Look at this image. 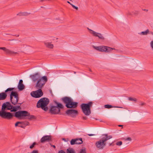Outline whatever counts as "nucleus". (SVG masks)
<instances>
[{"label":"nucleus","instance_id":"obj_3","mask_svg":"<svg viewBox=\"0 0 153 153\" xmlns=\"http://www.w3.org/2000/svg\"><path fill=\"white\" fill-rule=\"evenodd\" d=\"M102 137V138L96 142L95 143L97 147L100 149H103L106 145L105 142L112 137V136L108 135L107 134H103Z\"/></svg>","mask_w":153,"mask_h":153},{"label":"nucleus","instance_id":"obj_5","mask_svg":"<svg viewBox=\"0 0 153 153\" xmlns=\"http://www.w3.org/2000/svg\"><path fill=\"white\" fill-rule=\"evenodd\" d=\"M53 102L56 106H52L51 107L49 110L50 112L53 114H59L60 111V109L63 108L64 106L61 103L57 102L56 100H53Z\"/></svg>","mask_w":153,"mask_h":153},{"label":"nucleus","instance_id":"obj_38","mask_svg":"<svg viewBox=\"0 0 153 153\" xmlns=\"http://www.w3.org/2000/svg\"><path fill=\"white\" fill-rule=\"evenodd\" d=\"M126 140H128V141H131V137H128V138H127Z\"/></svg>","mask_w":153,"mask_h":153},{"label":"nucleus","instance_id":"obj_34","mask_svg":"<svg viewBox=\"0 0 153 153\" xmlns=\"http://www.w3.org/2000/svg\"><path fill=\"white\" fill-rule=\"evenodd\" d=\"M22 123L21 122H17L15 124V126L16 127H17L18 126V125L19 124H21Z\"/></svg>","mask_w":153,"mask_h":153},{"label":"nucleus","instance_id":"obj_13","mask_svg":"<svg viewBox=\"0 0 153 153\" xmlns=\"http://www.w3.org/2000/svg\"><path fill=\"white\" fill-rule=\"evenodd\" d=\"M65 113L68 115H71V117H73L75 115L78 114V112L75 110L68 109L66 111Z\"/></svg>","mask_w":153,"mask_h":153},{"label":"nucleus","instance_id":"obj_40","mask_svg":"<svg viewBox=\"0 0 153 153\" xmlns=\"http://www.w3.org/2000/svg\"><path fill=\"white\" fill-rule=\"evenodd\" d=\"M145 103H143V102H142L140 103V105L141 106H143L144 104H145Z\"/></svg>","mask_w":153,"mask_h":153},{"label":"nucleus","instance_id":"obj_2","mask_svg":"<svg viewBox=\"0 0 153 153\" xmlns=\"http://www.w3.org/2000/svg\"><path fill=\"white\" fill-rule=\"evenodd\" d=\"M14 117L19 119H28L32 120L36 118L33 115H30V113L26 111H19L15 113Z\"/></svg>","mask_w":153,"mask_h":153},{"label":"nucleus","instance_id":"obj_22","mask_svg":"<svg viewBox=\"0 0 153 153\" xmlns=\"http://www.w3.org/2000/svg\"><path fill=\"white\" fill-rule=\"evenodd\" d=\"M30 13H28L27 12H25L22 13H19L17 15L19 16H27Z\"/></svg>","mask_w":153,"mask_h":153},{"label":"nucleus","instance_id":"obj_24","mask_svg":"<svg viewBox=\"0 0 153 153\" xmlns=\"http://www.w3.org/2000/svg\"><path fill=\"white\" fill-rule=\"evenodd\" d=\"M71 145H73L74 144H76V143H78V142H77L76 141V139H72L71 141Z\"/></svg>","mask_w":153,"mask_h":153},{"label":"nucleus","instance_id":"obj_12","mask_svg":"<svg viewBox=\"0 0 153 153\" xmlns=\"http://www.w3.org/2000/svg\"><path fill=\"white\" fill-rule=\"evenodd\" d=\"M0 49L4 51L7 55H13L18 53L17 52L12 51L11 50L6 48L5 47H0Z\"/></svg>","mask_w":153,"mask_h":153},{"label":"nucleus","instance_id":"obj_25","mask_svg":"<svg viewBox=\"0 0 153 153\" xmlns=\"http://www.w3.org/2000/svg\"><path fill=\"white\" fill-rule=\"evenodd\" d=\"M76 140L77 141V142H78V143H76V144H81L83 142L82 139V138H77L76 139Z\"/></svg>","mask_w":153,"mask_h":153},{"label":"nucleus","instance_id":"obj_54","mask_svg":"<svg viewBox=\"0 0 153 153\" xmlns=\"http://www.w3.org/2000/svg\"><path fill=\"white\" fill-rule=\"evenodd\" d=\"M63 140H65V138H63Z\"/></svg>","mask_w":153,"mask_h":153},{"label":"nucleus","instance_id":"obj_19","mask_svg":"<svg viewBox=\"0 0 153 153\" xmlns=\"http://www.w3.org/2000/svg\"><path fill=\"white\" fill-rule=\"evenodd\" d=\"M44 44L48 48L52 49L53 48V44H51L50 42H45Z\"/></svg>","mask_w":153,"mask_h":153},{"label":"nucleus","instance_id":"obj_8","mask_svg":"<svg viewBox=\"0 0 153 153\" xmlns=\"http://www.w3.org/2000/svg\"><path fill=\"white\" fill-rule=\"evenodd\" d=\"M47 81L48 79L46 76L42 77L37 81L35 85L36 88L42 90Z\"/></svg>","mask_w":153,"mask_h":153},{"label":"nucleus","instance_id":"obj_7","mask_svg":"<svg viewBox=\"0 0 153 153\" xmlns=\"http://www.w3.org/2000/svg\"><path fill=\"white\" fill-rule=\"evenodd\" d=\"M93 102L90 101L88 103H82L80 107L83 113L86 115H89L91 113V107L92 106Z\"/></svg>","mask_w":153,"mask_h":153},{"label":"nucleus","instance_id":"obj_20","mask_svg":"<svg viewBox=\"0 0 153 153\" xmlns=\"http://www.w3.org/2000/svg\"><path fill=\"white\" fill-rule=\"evenodd\" d=\"M18 88L19 91H22L25 88V86L23 84L19 83Z\"/></svg>","mask_w":153,"mask_h":153},{"label":"nucleus","instance_id":"obj_17","mask_svg":"<svg viewBox=\"0 0 153 153\" xmlns=\"http://www.w3.org/2000/svg\"><path fill=\"white\" fill-rule=\"evenodd\" d=\"M19 104V105L13 106V109L11 110L10 111L11 112H17L16 111L19 109H21L20 105L22 104V103H18Z\"/></svg>","mask_w":153,"mask_h":153},{"label":"nucleus","instance_id":"obj_16","mask_svg":"<svg viewBox=\"0 0 153 153\" xmlns=\"http://www.w3.org/2000/svg\"><path fill=\"white\" fill-rule=\"evenodd\" d=\"M93 48L100 51L106 52L107 51L106 46H93Z\"/></svg>","mask_w":153,"mask_h":153},{"label":"nucleus","instance_id":"obj_49","mask_svg":"<svg viewBox=\"0 0 153 153\" xmlns=\"http://www.w3.org/2000/svg\"><path fill=\"white\" fill-rule=\"evenodd\" d=\"M13 36H16V37H18L19 36V35H13Z\"/></svg>","mask_w":153,"mask_h":153},{"label":"nucleus","instance_id":"obj_23","mask_svg":"<svg viewBox=\"0 0 153 153\" xmlns=\"http://www.w3.org/2000/svg\"><path fill=\"white\" fill-rule=\"evenodd\" d=\"M67 150V153H76L74 150L72 148H69Z\"/></svg>","mask_w":153,"mask_h":153},{"label":"nucleus","instance_id":"obj_11","mask_svg":"<svg viewBox=\"0 0 153 153\" xmlns=\"http://www.w3.org/2000/svg\"><path fill=\"white\" fill-rule=\"evenodd\" d=\"M89 30V33L92 34V35L95 36L97 37L100 39L104 40L105 38L100 33L96 32L92 30H91L88 28H87Z\"/></svg>","mask_w":153,"mask_h":153},{"label":"nucleus","instance_id":"obj_47","mask_svg":"<svg viewBox=\"0 0 153 153\" xmlns=\"http://www.w3.org/2000/svg\"><path fill=\"white\" fill-rule=\"evenodd\" d=\"M67 3H68V4H69L70 5H71V4L69 1H67Z\"/></svg>","mask_w":153,"mask_h":153},{"label":"nucleus","instance_id":"obj_37","mask_svg":"<svg viewBox=\"0 0 153 153\" xmlns=\"http://www.w3.org/2000/svg\"><path fill=\"white\" fill-rule=\"evenodd\" d=\"M151 46L152 48H153V41H152L150 43Z\"/></svg>","mask_w":153,"mask_h":153},{"label":"nucleus","instance_id":"obj_36","mask_svg":"<svg viewBox=\"0 0 153 153\" xmlns=\"http://www.w3.org/2000/svg\"><path fill=\"white\" fill-rule=\"evenodd\" d=\"M58 153H65V152L63 150H60L58 152Z\"/></svg>","mask_w":153,"mask_h":153},{"label":"nucleus","instance_id":"obj_4","mask_svg":"<svg viewBox=\"0 0 153 153\" xmlns=\"http://www.w3.org/2000/svg\"><path fill=\"white\" fill-rule=\"evenodd\" d=\"M61 100L67 108H75L77 107L78 102H74L70 97H62L61 98Z\"/></svg>","mask_w":153,"mask_h":153},{"label":"nucleus","instance_id":"obj_31","mask_svg":"<svg viewBox=\"0 0 153 153\" xmlns=\"http://www.w3.org/2000/svg\"><path fill=\"white\" fill-rule=\"evenodd\" d=\"M36 144V142H34L33 144L30 146V149H32Z\"/></svg>","mask_w":153,"mask_h":153},{"label":"nucleus","instance_id":"obj_43","mask_svg":"<svg viewBox=\"0 0 153 153\" xmlns=\"http://www.w3.org/2000/svg\"><path fill=\"white\" fill-rule=\"evenodd\" d=\"M88 135L89 136H91L95 135L94 134H88Z\"/></svg>","mask_w":153,"mask_h":153},{"label":"nucleus","instance_id":"obj_32","mask_svg":"<svg viewBox=\"0 0 153 153\" xmlns=\"http://www.w3.org/2000/svg\"><path fill=\"white\" fill-rule=\"evenodd\" d=\"M122 142L121 141L117 142L116 143V145H117V146H121V145H122Z\"/></svg>","mask_w":153,"mask_h":153},{"label":"nucleus","instance_id":"obj_26","mask_svg":"<svg viewBox=\"0 0 153 153\" xmlns=\"http://www.w3.org/2000/svg\"><path fill=\"white\" fill-rule=\"evenodd\" d=\"M149 31L148 29H147L145 31H143L141 32V34L143 35H146L149 32Z\"/></svg>","mask_w":153,"mask_h":153},{"label":"nucleus","instance_id":"obj_29","mask_svg":"<svg viewBox=\"0 0 153 153\" xmlns=\"http://www.w3.org/2000/svg\"><path fill=\"white\" fill-rule=\"evenodd\" d=\"M79 153H86L85 149H81Z\"/></svg>","mask_w":153,"mask_h":153},{"label":"nucleus","instance_id":"obj_42","mask_svg":"<svg viewBox=\"0 0 153 153\" xmlns=\"http://www.w3.org/2000/svg\"><path fill=\"white\" fill-rule=\"evenodd\" d=\"M139 11H135L134 14H136V15H138L139 14Z\"/></svg>","mask_w":153,"mask_h":153},{"label":"nucleus","instance_id":"obj_9","mask_svg":"<svg viewBox=\"0 0 153 153\" xmlns=\"http://www.w3.org/2000/svg\"><path fill=\"white\" fill-rule=\"evenodd\" d=\"M10 100L11 103L14 105L18 104L19 97L17 92L12 91L10 95Z\"/></svg>","mask_w":153,"mask_h":153},{"label":"nucleus","instance_id":"obj_15","mask_svg":"<svg viewBox=\"0 0 153 153\" xmlns=\"http://www.w3.org/2000/svg\"><path fill=\"white\" fill-rule=\"evenodd\" d=\"M30 77L32 79L33 82H34L38 81L41 78L40 74L38 73H36L33 75H30Z\"/></svg>","mask_w":153,"mask_h":153},{"label":"nucleus","instance_id":"obj_50","mask_svg":"<svg viewBox=\"0 0 153 153\" xmlns=\"http://www.w3.org/2000/svg\"><path fill=\"white\" fill-rule=\"evenodd\" d=\"M118 126H119V127H121V126H123V125H118Z\"/></svg>","mask_w":153,"mask_h":153},{"label":"nucleus","instance_id":"obj_52","mask_svg":"<svg viewBox=\"0 0 153 153\" xmlns=\"http://www.w3.org/2000/svg\"><path fill=\"white\" fill-rule=\"evenodd\" d=\"M89 71L91 72V69H89Z\"/></svg>","mask_w":153,"mask_h":153},{"label":"nucleus","instance_id":"obj_46","mask_svg":"<svg viewBox=\"0 0 153 153\" xmlns=\"http://www.w3.org/2000/svg\"><path fill=\"white\" fill-rule=\"evenodd\" d=\"M112 144V143H109V146H111Z\"/></svg>","mask_w":153,"mask_h":153},{"label":"nucleus","instance_id":"obj_48","mask_svg":"<svg viewBox=\"0 0 153 153\" xmlns=\"http://www.w3.org/2000/svg\"><path fill=\"white\" fill-rule=\"evenodd\" d=\"M9 40V41H14V40H15V39H12V40L9 39V40Z\"/></svg>","mask_w":153,"mask_h":153},{"label":"nucleus","instance_id":"obj_33","mask_svg":"<svg viewBox=\"0 0 153 153\" xmlns=\"http://www.w3.org/2000/svg\"><path fill=\"white\" fill-rule=\"evenodd\" d=\"M71 5L72 7H73L74 8V9H76V10H78V7H76V6H75V5H73V4H71Z\"/></svg>","mask_w":153,"mask_h":153},{"label":"nucleus","instance_id":"obj_1","mask_svg":"<svg viewBox=\"0 0 153 153\" xmlns=\"http://www.w3.org/2000/svg\"><path fill=\"white\" fill-rule=\"evenodd\" d=\"M13 105L11 103L8 102L3 103L2 105L1 111H0V117H1L7 119H10L13 116L12 113L10 112H7L6 110H11L13 109Z\"/></svg>","mask_w":153,"mask_h":153},{"label":"nucleus","instance_id":"obj_18","mask_svg":"<svg viewBox=\"0 0 153 153\" xmlns=\"http://www.w3.org/2000/svg\"><path fill=\"white\" fill-rule=\"evenodd\" d=\"M7 95L4 92L0 93V100H5L7 97Z\"/></svg>","mask_w":153,"mask_h":153},{"label":"nucleus","instance_id":"obj_39","mask_svg":"<svg viewBox=\"0 0 153 153\" xmlns=\"http://www.w3.org/2000/svg\"><path fill=\"white\" fill-rule=\"evenodd\" d=\"M19 83L23 84V80L22 79L20 80Z\"/></svg>","mask_w":153,"mask_h":153},{"label":"nucleus","instance_id":"obj_14","mask_svg":"<svg viewBox=\"0 0 153 153\" xmlns=\"http://www.w3.org/2000/svg\"><path fill=\"white\" fill-rule=\"evenodd\" d=\"M52 141V136L51 135H45L40 140L41 143H44L46 142Z\"/></svg>","mask_w":153,"mask_h":153},{"label":"nucleus","instance_id":"obj_41","mask_svg":"<svg viewBox=\"0 0 153 153\" xmlns=\"http://www.w3.org/2000/svg\"><path fill=\"white\" fill-rule=\"evenodd\" d=\"M87 119V117H86L85 116V117H82V119L84 120H86Z\"/></svg>","mask_w":153,"mask_h":153},{"label":"nucleus","instance_id":"obj_27","mask_svg":"<svg viewBox=\"0 0 153 153\" xmlns=\"http://www.w3.org/2000/svg\"><path fill=\"white\" fill-rule=\"evenodd\" d=\"M113 107L112 105L108 104L106 105H104L105 108L108 109L111 108Z\"/></svg>","mask_w":153,"mask_h":153},{"label":"nucleus","instance_id":"obj_45","mask_svg":"<svg viewBox=\"0 0 153 153\" xmlns=\"http://www.w3.org/2000/svg\"><path fill=\"white\" fill-rule=\"evenodd\" d=\"M51 146H52L54 148H56V146L55 145H51Z\"/></svg>","mask_w":153,"mask_h":153},{"label":"nucleus","instance_id":"obj_55","mask_svg":"<svg viewBox=\"0 0 153 153\" xmlns=\"http://www.w3.org/2000/svg\"><path fill=\"white\" fill-rule=\"evenodd\" d=\"M28 153H32V152H30V153H29V152H28Z\"/></svg>","mask_w":153,"mask_h":153},{"label":"nucleus","instance_id":"obj_28","mask_svg":"<svg viewBox=\"0 0 153 153\" xmlns=\"http://www.w3.org/2000/svg\"><path fill=\"white\" fill-rule=\"evenodd\" d=\"M128 100L129 101L134 102H136L137 101V99L136 98H133L130 97L128 98Z\"/></svg>","mask_w":153,"mask_h":153},{"label":"nucleus","instance_id":"obj_21","mask_svg":"<svg viewBox=\"0 0 153 153\" xmlns=\"http://www.w3.org/2000/svg\"><path fill=\"white\" fill-rule=\"evenodd\" d=\"M14 89V88H7L6 90L5 91V92L7 94L11 93L12 91H13V90Z\"/></svg>","mask_w":153,"mask_h":153},{"label":"nucleus","instance_id":"obj_35","mask_svg":"<svg viewBox=\"0 0 153 153\" xmlns=\"http://www.w3.org/2000/svg\"><path fill=\"white\" fill-rule=\"evenodd\" d=\"M32 153H38V151L37 150H34L32 152Z\"/></svg>","mask_w":153,"mask_h":153},{"label":"nucleus","instance_id":"obj_53","mask_svg":"<svg viewBox=\"0 0 153 153\" xmlns=\"http://www.w3.org/2000/svg\"><path fill=\"white\" fill-rule=\"evenodd\" d=\"M74 73L75 74L76 73V72H75V71H74Z\"/></svg>","mask_w":153,"mask_h":153},{"label":"nucleus","instance_id":"obj_44","mask_svg":"<svg viewBox=\"0 0 153 153\" xmlns=\"http://www.w3.org/2000/svg\"><path fill=\"white\" fill-rule=\"evenodd\" d=\"M143 10H144V11H146V12H148V10L146 9H143Z\"/></svg>","mask_w":153,"mask_h":153},{"label":"nucleus","instance_id":"obj_30","mask_svg":"<svg viewBox=\"0 0 153 153\" xmlns=\"http://www.w3.org/2000/svg\"><path fill=\"white\" fill-rule=\"evenodd\" d=\"M107 51L106 52H109L110 51H112L113 49L109 47H106Z\"/></svg>","mask_w":153,"mask_h":153},{"label":"nucleus","instance_id":"obj_51","mask_svg":"<svg viewBox=\"0 0 153 153\" xmlns=\"http://www.w3.org/2000/svg\"><path fill=\"white\" fill-rule=\"evenodd\" d=\"M19 126V127H22H22H23L22 126Z\"/></svg>","mask_w":153,"mask_h":153},{"label":"nucleus","instance_id":"obj_6","mask_svg":"<svg viewBox=\"0 0 153 153\" xmlns=\"http://www.w3.org/2000/svg\"><path fill=\"white\" fill-rule=\"evenodd\" d=\"M49 102L48 98L45 97L42 98L38 101L36 107L38 108H41L44 110L47 111L48 108L47 106Z\"/></svg>","mask_w":153,"mask_h":153},{"label":"nucleus","instance_id":"obj_10","mask_svg":"<svg viewBox=\"0 0 153 153\" xmlns=\"http://www.w3.org/2000/svg\"><path fill=\"white\" fill-rule=\"evenodd\" d=\"M31 96L35 98H39L42 96L43 93L42 90L40 89H37L36 91L32 92L30 93Z\"/></svg>","mask_w":153,"mask_h":153}]
</instances>
